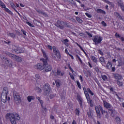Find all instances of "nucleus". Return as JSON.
<instances>
[{
	"instance_id": "26",
	"label": "nucleus",
	"mask_w": 124,
	"mask_h": 124,
	"mask_svg": "<svg viewBox=\"0 0 124 124\" xmlns=\"http://www.w3.org/2000/svg\"><path fill=\"white\" fill-rule=\"evenodd\" d=\"M96 11L98 14L100 13L101 14H106V12L101 9H97Z\"/></svg>"
},
{
	"instance_id": "57",
	"label": "nucleus",
	"mask_w": 124,
	"mask_h": 124,
	"mask_svg": "<svg viewBox=\"0 0 124 124\" xmlns=\"http://www.w3.org/2000/svg\"><path fill=\"white\" fill-rule=\"evenodd\" d=\"M47 48L50 50H52V46H50L49 45H47Z\"/></svg>"
},
{
	"instance_id": "61",
	"label": "nucleus",
	"mask_w": 124,
	"mask_h": 124,
	"mask_svg": "<svg viewBox=\"0 0 124 124\" xmlns=\"http://www.w3.org/2000/svg\"><path fill=\"white\" fill-rule=\"evenodd\" d=\"M116 96H117V98L119 99V100H121V99H122V98L119 96V95H118V94H116Z\"/></svg>"
},
{
	"instance_id": "19",
	"label": "nucleus",
	"mask_w": 124,
	"mask_h": 124,
	"mask_svg": "<svg viewBox=\"0 0 124 124\" xmlns=\"http://www.w3.org/2000/svg\"><path fill=\"white\" fill-rule=\"evenodd\" d=\"M83 90L84 93V94H85V90L86 91V92H87V93H90V94H91L92 96L94 94L93 93V91H92V90H91V89H90V88H88L87 89L86 88L83 87Z\"/></svg>"
},
{
	"instance_id": "36",
	"label": "nucleus",
	"mask_w": 124,
	"mask_h": 124,
	"mask_svg": "<svg viewBox=\"0 0 124 124\" xmlns=\"http://www.w3.org/2000/svg\"><path fill=\"white\" fill-rule=\"evenodd\" d=\"M77 85L79 90H81V89H82V86L81 85V83H80L79 80H77Z\"/></svg>"
},
{
	"instance_id": "48",
	"label": "nucleus",
	"mask_w": 124,
	"mask_h": 124,
	"mask_svg": "<svg viewBox=\"0 0 124 124\" xmlns=\"http://www.w3.org/2000/svg\"><path fill=\"white\" fill-rule=\"evenodd\" d=\"M21 31L23 33L24 35H27V31H25L24 30L21 29Z\"/></svg>"
},
{
	"instance_id": "42",
	"label": "nucleus",
	"mask_w": 124,
	"mask_h": 124,
	"mask_svg": "<svg viewBox=\"0 0 124 124\" xmlns=\"http://www.w3.org/2000/svg\"><path fill=\"white\" fill-rule=\"evenodd\" d=\"M101 25H102L103 27H107V24H106V23H105V21H102L101 22Z\"/></svg>"
},
{
	"instance_id": "5",
	"label": "nucleus",
	"mask_w": 124,
	"mask_h": 124,
	"mask_svg": "<svg viewBox=\"0 0 124 124\" xmlns=\"http://www.w3.org/2000/svg\"><path fill=\"white\" fill-rule=\"evenodd\" d=\"M52 49L53 54H54V59L56 62L61 61V58H62V55H61V52L59 49L57 48L56 46H52Z\"/></svg>"
},
{
	"instance_id": "40",
	"label": "nucleus",
	"mask_w": 124,
	"mask_h": 124,
	"mask_svg": "<svg viewBox=\"0 0 124 124\" xmlns=\"http://www.w3.org/2000/svg\"><path fill=\"white\" fill-rule=\"evenodd\" d=\"M99 61H100L101 62H105V59H104V57H101L99 58Z\"/></svg>"
},
{
	"instance_id": "43",
	"label": "nucleus",
	"mask_w": 124,
	"mask_h": 124,
	"mask_svg": "<svg viewBox=\"0 0 124 124\" xmlns=\"http://www.w3.org/2000/svg\"><path fill=\"white\" fill-rule=\"evenodd\" d=\"M69 75H70V77L72 80H74L75 79V78L74 77V76L73 75L71 74V73H69Z\"/></svg>"
},
{
	"instance_id": "16",
	"label": "nucleus",
	"mask_w": 124,
	"mask_h": 124,
	"mask_svg": "<svg viewBox=\"0 0 124 124\" xmlns=\"http://www.w3.org/2000/svg\"><path fill=\"white\" fill-rule=\"evenodd\" d=\"M36 98L39 101V102L41 104V106L42 108L43 109V110H44V111H47V108H46V107H44V106H43V103H44L43 100L41 99L40 97L37 96V97H36Z\"/></svg>"
},
{
	"instance_id": "41",
	"label": "nucleus",
	"mask_w": 124,
	"mask_h": 124,
	"mask_svg": "<svg viewBox=\"0 0 124 124\" xmlns=\"http://www.w3.org/2000/svg\"><path fill=\"white\" fill-rule=\"evenodd\" d=\"M36 91L37 92V93H41V92H42V91L41 90V88H39V87H36Z\"/></svg>"
},
{
	"instance_id": "46",
	"label": "nucleus",
	"mask_w": 124,
	"mask_h": 124,
	"mask_svg": "<svg viewBox=\"0 0 124 124\" xmlns=\"http://www.w3.org/2000/svg\"><path fill=\"white\" fill-rule=\"evenodd\" d=\"M115 36L117 38H120V37H121V35H120V34L119 33H118V32H116L115 33Z\"/></svg>"
},
{
	"instance_id": "24",
	"label": "nucleus",
	"mask_w": 124,
	"mask_h": 124,
	"mask_svg": "<svg viewBox=\"0 0 124 124\" xmlns=\"http://www.w3.org/2000/svg\"><path fill=\"white\" fill-rule=\"evenodd\" d=\"M90 59L92 60V61H93V62H94L95 63H97V58H96L95 57V56H93V55H92L91 56H90Z\"/></svg>"
},
{
	"instance_id": "56",
	"label": "nucleus",
	"mask_w": 124,
	"mask_h": 124,
	"mask_svg": "<svg viewBox=\"0 0 124 124\" xmlns=\"http://www.w3.org/2000/svg\"><path fill=\"white\" fill-rule=\"evenodd\" d=\"M115 70H116V68H115V67H111V72H115Z\"/></svg>"
},
{
	"instance_id": "45",
	"label": "nucleus",
	"mask_w": 124,
	"mask_h": 124,
	"mask_svg": "<svg viewBox=\"0 0 124 124\" xmlns=\"http://www.w3.org/2000/svg\"><path fill=\"white\" fill-rule=\"evenodd\" d=\"M85 15L87 16L88 18H92V15L89 14L88 13H85Z\"/></svg>"
},
{
	"instance_id": "62",
	"label": "nucleus",
	"mask_w": 124,
	"mask_h": 124,
	"mask_svg": "<svg viewBox=\"0 0 124 124\" xmlns=\"http://www.w3.org/2000/svg\"><path fill=\"white\" fill-rule=\"evenodd\" d=\"M69 57H70V58H71V59H72V60H74V57H73V56L72 55H71V54H69Z\"/></svg>"
},
{
	"instance_id": "33",
	"label": "nucleus",
	"mask_w": 124,
	"mask_h": 124,
	"mask_svg": "<svg viewBox=\"0 0 124 124\" xmlns=\"http://www.w3.org/2000/svg\"><path fill=\"white\" fill-rule=\"evenodd\" d=\"M8 36H10L12 38H16V36L13 33H9L8 34Z\"/></svg>"
},
{
	"instance_id": "13",
	"label": "nucleus",
	"mask_w": 124,
	"mask_h": 124,
	"mask_svg": "<svg viewBox=\"0 0 124 124\" xmlns=\"http://www.w3.org/2000/svg\"><path fill=\"white\" fill-rule=\"evenodd\" d=\"M34 68L38 70H40V71H42V70L44 69V66L42 63H38L37 64L34 65Z\"/></svg>"
},
{
	"instance_id": "12",
	"label": "nucleus",
	"mask_w": 124,
	"mask_h": 124,
	"mask_svg": "<svg viewBox=\"0 0 124 124\" xmlns=\"http://www.w3.org/2000/svg\"><path fill=\"white\" fill-rule=\"evenodd\" d=\"M9 57H11V58H13V59H14L15 61H16V62H22V58L18 57L16 55L12 54L11 53H9Z\"/></svg>"
},
{
	"instance_id": "49",
	"label": "nucleus",
	"mask_w": 124,
	"mask_h": 124,
	"mask_svg": "<svg viewBox=\"0 0 124 124\" xmlns=\"http://www.w3.org/2000/svg\"><path fill=\"white\" fill-rule=\"evenodd\" d=\"M26 24H27V25H28V26H29L30 27H32V28H33V25H32L31 23L29 22H27Z\"/></svg>"
},
{
	"instance_id": "47",
	"label": "nucleus",
	"mask_w": 124,
	"mask_h": 124,
	"mask_svg": "<svg viewBox=\"0 0 124 124\" xmlns=\"http://www.w3.org/2000/svg\"><path fill=\"white\" fill-rule=\"evenodd\" d=\"M98 52L99 54H100V55H101V56H103V55H104V54L103 53V52H102V51H101V50L100 49H98Z\"/></svg>"
},
{
	"instance_id": "34",
	"label": "nucleus",
	"mask_w": 124,
	"mask_h": 124,
	"mask_svg": "<svg viewBox=\"0 0 124 124\" xmlns=\"http://www.w3.org/2000/svg\"><path fill=\"white\" fill-rule=\"evenodd\" d=\"M115 121L117 124H119L121 123V118H120V117L117 116L115 118Z\"/></svg>"
},
{
	"instance_id": "30",
	"label": "nucleus",
	"mask_w": 124,
	"mask_h": 124,
	"mask_svg": "<svg viewBox=\"0 0 124 124\" xmlns=\"http://www.w3.org/2000/svg\"><path fill=\"white\" fill-rule=\"evenodd\" d=\"M116 83L119 87H123V85H124L123 81H121L120 80H117Z\"/></svg>"
},
{
	"instance_id": "63",
	"label": "nucleus",
	"mask_w": 124,
	"mask_h": 124,
	"mask_svg": "<svg viewBox=\"0 0 124 124\" xmlns=\"http://www.w3.org/2000/svg\"><path fill=\"white\" fill-rule=\"evenodd\" d=\"M76 44H77V46H78L79 47L80 49L82 48V46L80 45H79V44H78V43H76Z\"/></svg>"
},
{
	"instance_id": "39",
	"label": "nucleus",
	"mask_w": 124,
	"mask_h": 124,
	"mask_svg": "<svg viewBox=\"0 0 124 124\" xmlns=\"http://www.w3.org/2000/svg\"><path fill=\"white\" fill-rule=\"evenodd\" d=\"M56 85L58 88H59L60 86H61V83L59 80H57L55 81Z\"/></svg>"
},
{
	"instance_id": "58",
	"label": "nucleus",
	"mask_w": 124,
	"mask_h": 124,
	"mask_svg": "<svg viewBox=\"0 0 124 124\" xmlns=\"http://www.w3.org/2000/svg\"><path fill=\"white\" fill-rule=\"evenodd\" d=\"M35 77L36 78H37V79H40V76L39 75V74H36L35 75Z\"/></svg>"
},
{
	"instance_id": "29",
	"label": "nucleus",
	"mask_w": 124,
	"mask_h": 124,
	"mask_svg": "<svg viewBox=\"0 0 124 124\" xmlns=\"http://www.w3.org/2000/svg\"><path fill=\"white\" fill-rule=\"evenodd\" d=\"M114 14H115V16L116 17H117V18H118V19H120V20H123V17L121 16V15H120V14H119V13L115 12V13H114Z\"/></svg>"
},
{
	"instance_id": "2",
	"label": "nucleus",
	"mask_w": 124,
	"mask_h": 124,
	"mask_svg": "<svg viewBox=\"0 0 124 124\" xmlns=\"http://www.w3.org/2000/svg\"><path fill=\"white\" fill-rule=\"evenodd\" d=\"M6 119H9L10 122L12 124H17L16 123V120L17 121H20V116L17 113H7L6 114Z\"/></svg>"
},
{
	"instance_id": "54",
	"label": "nucleus",
	"mask_w": 124,
	"mask_h": 124,
	"mask_svg": "<svg viewBox=\"0 0 124 124\" xmlns=\"http://www.w3.org/2000/svg\"><path fill=\"white\" fill-rule=\"evenodd\" d=\"M50 118L51 119V120H54L55 119V116L52 115V114H51L50 115Z\"/></svg>"
},
{
	"instance_id": "7",
	"label": "nucleus",
	"mask_w": 124,
	"mask_h": 124,
	"mask_svg": "<svg viewBox=\"0 0 124 124\" xmlns=\"http://www.w3.org/2000/svg\"><path fill=\"white\" fill-rule=\"evenodd\" d=\"M103 102L104 103V107L105 108L108 109V110L110 112V115L114 117V115L113 114L114 113V109H113V107H112L111 104L104 100L103 101Z\"/></svg>"
},
{
	"instance_id": "32",
	"label": "nucleus",
	"mask_w": 124,
	"mask_h": 124,
	"mask_svg": "<svg viewBox=\"0 0 124 124\" xmlns=\"http://www.w3.org/2000/svg\"><path fill=\"white\" fill-rule=\"evenodd\" d=\"M67 65H68V67H69V69L72 72L73 74H74V73H76L75 71H74V70H73V69H72L71 68V66L70 65V63H68Z\"/></svg>"
},
{
	"instance_id": "59",
	"label": "nucleus",
	"mask_w": 124,
	"mask_h": 124,
	"mask_svg": "<svg viewBox=\"0 0 124 124\" xmlns=\"http://www.w3.org/2000/svg\"><path fill=\"white\" fill-rule=\"evenodd\" d=\"M88 65H89V67H90V68H92L93 66L92 65V64L91 63V62H88Z\"/></svg>"
},
{
	"instance_id": "8",
	"label": "nucleus",
	"mask_w": 124,
	"mask_h": 124,
	"mask_svg": "<svg viewBox=\"0 0 124 124\" xmlns=\"http://www.w3.org/2000/svg\"><path fill=\"white\" fill-rule=\"evenodd\" d=\"M93 42L95 43V45H97L101 43V41L103 40V38L101 36H99L97 35H95L92 38Z\"/></svg>"
},
{
	"instance_id": "64",
	"label": "nucleus",
	"mask_w": 124,
	"mask_h": 124,
	"mask_svg": "<svg viewBox=\"0 0 124 124\" xmlns=\"http://www.w3.org/2000/svg\"><path fill=\"white\" fill-rule=\"evenodd\" d=\"M72 124H77V123L75 120H73Z\"/></svg>"
},
{
	"instance_id": "4",
	"label": "nucleus",
	"mask_w": 124,
	"mask_h": 124,
	"mask_svg": "<svg viewBox=\"0 0 124 124\" xmlns=\"http://www.w3.org/2000/svg\"><path fill=\"white\" fill-rule=\"evenodd\" d=\"M8 95V88L6 87L3 88V91L1 94V100L3 103H5L6 101L10 100V97H7Z\"/></svg>"
},
{
	"instance_id": "20",
	"label": "nucleus",
	"mask_w": 124,
	"mask_h": 124,
	"mask_svg": "<svg viewBox=\"0 0 124 124\" xmlns=\"http://www.w3.org/2000/svg\"><path fill=\"white\" fill-rule=\"evenodd\" d=\"M114 77L116 80L118 81L120 80H123V76L119 74H115L114 75Z\"/></svg>"
},
{
	"instance_id": "22",
	"label": "nucleus",
	"mask_w": 124,
	"mask_h": 124,
	"mask_svg": "<svg viewBox=\"0 0 124 124\" xmlns=\"http://www.w3.org/2000/svg\"><path fill=\"white\" fill-rule=\"evenodd\" d=\"M5 63L7 64L9 67H12V62L11 61L10 62L7 58H6L5 59Z\"/></svg>"
},
{
	"instance_id": "1",
	"label": "nucleus",
	"mask_w": 124,
	"mask_h": 124,
	"mask_svg": "<svg viewBox=\"0 0 124 124\" xmlns=\"http://www.w3.org/2000/svg\"><path fill=\"white\" fill-rule=\"evenodd\" d=\"M43 56L44 58L40 59V61L43 62L44 69L46 72H49L52 70V66L51 65H48V61H49V57L46 54V52L44 51H42Z\"/></svg>"
},
{
	"instance_id": "18",
	"label": "nucleus",
	"mask_w": 124,
	"mask_h": 124,
	"mask_svg": "<svg viewBox=\"0 0 124 124\" xmlns=\"http://www.w3.org/2000/svg\"><path fill=\"white\" fill-rule=\"evenodd\" d=\"M55 76H61V77H63L64 75V72H62L60 69H57L56 73H55Z\"/></svg>"
},
{
	"instance_id": "23",
	"label": "nucleus",
	"mask_w": 124,
	"mask_h": 124,
	"mask_svg": "<svg viewBox=\"0 0 124 124\" xmlns=\"http://www.w3.org/2000/svg\"><path fill=\"white\" fill-rule=\"evenodd\" d=\"M112 66H113V63H112L110 61H108L107 64V68H108V69H111V68H112Z\"/></svg>"
},
{
	"instance_id": "28",
	"label": "nucleus",
	"mask_w": 124,
	"mask_h": 124,
	"mask_svg": "<svg viewBox=\"0 0 124 124\" xmlns=\"http://www.w3.org/2000/svg\"><path fill=\"white\" fill-rule=\"evenodd\" d=\"M75 114L76 116H80V108H77L75 110Z\"/></svg>"
},
{
	"instance_id": "60",
	"label": "nucleus",
	"mask_w": 124,
	"mask_h": 124,
	"mask_svg": "<svg viewBox=\"0 0 124 124\" xmlns=\"http://www.w3.org/2000/svg\"><path fill=\"white\" fill-rule=\"evenodd\" d=\"M120 39H121L122 42H124V37H120Z\"/></svg>"
},
{
	"instance_id": "50",
	"label": "nucleus",
	"mask_w": 124,
	"mask_h": 124,
	"mask_svg": "<svg viewBox=\"0 0 124 124\" xmlns=\"http://www.w3.org/2000/svg\"><path fill=\"white\" fill-rule=\"evenodd\" d=\"M80 50H81V51H82V52H83V53L85 54V55L86 56H88V54H87V52H86V51H85L84 48H83V47Z\"/></svg>"
},
{
	"instance_id": "55",
	"label": "nucleus",
	"mask_w": 124,
	"mask_h": 124,
	"mask_svg": "<svg viewBox=\"0 0 124 124\" xmlns=\"http://www.w3.org/2000/svg\"><path fill=\"white\" fill-rule=\"evenodd\" d=\"M65 52L66 53V54H67V55H69L70 54V53H69V52H68V50H67V48H65Z\"/></svg>"
},
{
	"instance_id": "6",
	"label": "nucleus",
	"mask_w": 124,
	"mask_h": 124,
	"mask_svg": "<svg viewBox=\"0 0 124 124\" xmlns=\"http://www.w3.org/2000/svg\"><path fill=\"white\" fill-rule=\"evenodd\" d=\"M55 26L57 28H58V29H60V30H63L64 28H69L68 23L61 20H58L55 24Z\"/></svg>"
},
{
	"instance_id": "52",
	"label": "nucleus",
	"mask_w": 124,
	"mask_h": 124,
	"mask_svg": "<svg viewBox=\"0 0 124 124\" xmlns=\"http://www.w3.org/2000/svg\"><path fill=\"white\" fill-rule=\"evenodd\" d=\"M4 43H5V44H7V45H9V44L11 43V42L10 41H8V42L4 41Z\"/></svg>"
},
{
	"instance_id": "53",
	"label": "nucleus",
	"mask_w": 124,
	"mask_h": 124,
	"mask_svg": "<svg viewBox=\"0 0 124 124\" xmlns=\"http://www.w3.org/2000/svg\"><path fill=\"white\" fill-rule=\"evenodd\" d=\"M15 51L16 53L17 54L20 53V51H19L18 48L15 49Z\"/></svg>"
},
{
	"instance_id": "17",
	"label": "nucleus",
	"mask_w": 124,
	"mask_h": 124,
	"mask_svg": "<svg viewBox=\"0 0 124 124\" xmlns=\"http://www.w3.org/2000/svg\"><path fill=\"white\" fill-rule=\"evenodd\" d=\"M77 99L80 106V108H83V98L81 96H77Z\"/></svg>"
},
{
	"instance_id": "15",
	"label": "nucleus",
	"mask_w": 124,
	"mask_h": 124,
	"mask_svg": "<svg viewBox=\"0 0 124 124\" xmlns=\"http://www.w3.org/2000/svg\"><path fill=\"white\" fill-rule=\"evenodd\" d=\"M118 6H119L122 11H124V4L122 0H116Z\"/></svg>"
},
{
	"instance_id": "37",
	"label": "nucleus",
	"mask_w": 124,
	"mask_h": 124,
	"mask_svg": "<svg viewBox=\"0 0 124 124\" xmlns=\"http://www.w3.org/2000/svg\"><path fill=\"white\" fill-rule=\"evenodd\" d=\"M76 19L78 23H83V20L80 17H76Z\"/></svg>"
},
{
	"instance_id": "44",
	"label": "nucleus",
	"mask_w": 124,
	"mask_h": 124,
	"mask_svg": "<svg viewBox=\"0 0 124 124\" xmlns=\"http://www.w3.org/2000/svg\"><path fill=\"white\" fill-rule=\"evenodd\" d=\"M78 77H79V80H80V82H81V83H83V77L81 76V75H80V76H78Z\"/></svg>"
},
{
	"instance_id": "14",
	"label": "nucleus",
	"mask_w": 124,
	"mask_h": 124,
	"mask_svg": "<svg viewBox=\"0 0 124 124\" xmlns=\"http://www.w3.org/2000/svg\"><path fill=\"white\" fill-rule=\"evenodd\" d=\"M13 95L15 101H19V100H21V97L20 96V95H19V93H16V91L14 92Z\"/></svg>"
},
{
	"instance_id": "51",
	"label": "nucleus",
	"mask_w": 124,
	"mask_h": 124,
	"mask_svg": "<svg viewBox=\"0 0 124 124\" xmlns=\"http://www.w3.org/2000/svg\"><path fill=\"white\" fill-rule=\"evenodd\" d=\"M54 97H55V95L54 94H50L49 95V98L50 99H53V98H54Z\"/></svg>"
},
{
	"instance_id": "27",
	"label": "nucleus",
	"mask_w": 124,
	"mask_h": 124,
	"mask_svg": "<svg viewBox=\"0 0 124 124\" xmlns=\"http://www.w3.org/2000/svg\"><path fill=\"white\" fill-rule=\"evenodd\" d=\"M76 58L77 61H78V62H79L81 64L83 63V61H82V59H81V58H80V56H79L78 54H77L76 55Z\"/></svg>"
},
{
	"instance_id": "3",
	"label": "nucleus",
	"mask_w": 124,
	"mask_h": 124,
	"mask_svg": "<svg viewBox=\"0 0 124 124\" xmlns=\"http://www.w3.org/2000/svg\"><path fill=\"white\" fill-rule=\"evenodd\" d=\"M95 110L96 111L97 115L99 118L101 117V115L100 114V111L102 114H103L104 116H105V118H106V119H108L109 118V114L108 113V112L103 110V108H102V107L101 106L99 105L98 107H95Z\"/></svg>"
},
{
	"instance_id": "21",
	"label": "nucleus",
	"mask_w": 124,
	"mask_h": 124,
	"mask_svg": "<svg viewBox=\"0 0 124 124\" xmlns=\"http://www.w3.org/2000/svg\"><path fill=\"white\" fill-rule=\"evenodd\" d=\"M37 12L39 13V14H41L42 15H43V16H44V17H48V15H47V14L43 11H42V10H37Z\"/></svg>"
},
{
	"instance_id": "9",
	"label": "nucleus",
	"mask_w": 124,
	"mask_h": 124,
	"mask_svg": "<svg viewBox=\"0 0 124 124\" xmlns=\"http://www.w3.org/2000/svg\"><path fill=\"white\" fill-rule=\"evenodd\" d=\"M84 93L88 103L90 104L91 107H93V100L91 99L90 94H89V93H88L86 90H84Z\"/></svg>"
},
{
	"instance_id": "38",
	"label": "nucleus",
	"mask_w": 124,
	"mask_h": 124,
	"mask_svg": "<svg viewBox=\"0 0 124 124\" xmlns=\"http://www.w3.org/2000/svg\"><path fill=\"white\" fill-rule=\"evenodd\" d=\"M11 6L12 8L13 9H14V10H16V5L15 4H14V3H12V4H11Z\"/></svg>"
},
{
	"instance_id": "25",
	"label": "nucleus",
	"mask_w": 124,
	"mask_h": 124,
	"mask_svg": "<svg viewBox=\"0 0 124 124\" xmlns=\"http://www.w3.org/2000/svg\"><path fill=\"white\" fill-rule=\"evenodd\" d=\"M35 99V97L33 96L29 95L27 97V100L28 102H31V100H34Z\"/></svg>"
},
{
	"instance_id": "10",
	"label": "nucleus",
	"mask_w": 124,
	"mask_h": 124,
	"mask_svg": "<svg viewBox=\"0 0 124 124\" xmlns=\"http://www.w3.org/2000/svg\"><path fill=\"white\" fill-rule=\"evenodd\" d=\"M44 93L45 95H47V94H49L50 92H51V87L48 83H46L44 86Z\"/></svg>"
},
{
	"instance_id": "11",
	"label": "nucleus",
	"mask_w": 124,
	"mask_h": 124,
	"mask_svg": "<svg viewBox=\"0 0 124 124\" xmlns=\"http://www.w3.org/2000/svg\"><path fill=\"white\" fill-rule=\"evenodd\" d=\"M0 6H1L2 8H4V11L7 12V13H8V14H10V15H13V13H12L9 9L8 8H6V6H5V4L1 1V0H0Z\"/></svg>"
},
{
	"instance_id": "35",
	"label": "nucleus",
	"mask_w": 124,
	"mask_h": 124,
	"mask_svg": "<svg viewBox=\"0 0 124 124\" xmlns=\"http://www.w3.org/2000/svg\"><path fill=\"white\" fill-rule=\"evenodd\" d=\"M62 42H63L64 43V44H65V45H66V46H67V45H68V42H69V40H68V39H64Z\"/></svg>"
},
{
	"instance_id": "31",
	"label": "nucleus",
	"mask_w": 124,
	"mask_h": 124,
	"mask_svg": "<svg viewBox=\"0 0 124 124\" xmlns=\"http://www.w3.org/2000/svg\"><path fill=\"white\" fill-rule=\"evenodd\" d=\"M101 78L103 81H107L108 80V77L105 75H101Z\"/></svg>"
}]
</instances>
